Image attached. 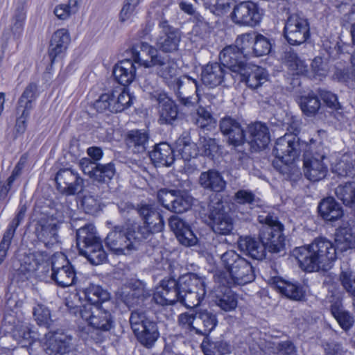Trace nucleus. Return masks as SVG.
Masks as SVG:
<instances>
[{"instance_id": "nucleus-1", "label": "nucleus", "mask_w": 355, "mask_h": 355, "mask_svg": "<svg viewBox=\"0 0 355 355\" xmlns=\"http://www.w3.org/2000/svg\"><path fill=\"white\" fill-rule=\"evenodd\" d=\"M140 48L142 54L150 55V60L144 59L138 51H135L136 60L141 61L146 68L158 67L157 74L174 92L179 103L187 107L195 106L200 100L198 81L188 76H178L179 70L175 62L169 56H161L149 44H141Z\"/></svg>"}, {"instance_id": "nucleus-2", "label": "nucleus", "mask_w": 355, "mask_h": 355, "mask_svg": "<svg viewBox=\"0 0 355 355\" xmlns=\"http://www.w3.org/2000/svg\"><path fill=\"white\" fill-rule=\"evenodd\" d=\"M206 295L205 279L196 274L182 275L178 281L164 279L154 293V301L160 305H169L179 301L187 308L198 306Z\"/></svg>"}, {"instance_id": "nucleus-3", "label": "nucleus", "mask_w": 355, "mask_h": 355, "mask_svg": "<svg viewBox=\"0 0 355 355\" xmlns=\"http://www.w3.org/2000/svg\"><path fill=\"white\" fill-rule=\"evenodd\" d=\"M338 254L334 243L324 238L315 239L311 244L293 250L300 267L309 272L327 270Z\"/></svg>"}, {"instance_id": "nucleus-4", "label": "nucleus", "mask_w": 355, "mask_h": 355, "mask_svg": "<svg viewBox=\"0 0 355 355\" xmlns=\"http://www.w3.org/2000/svg\"><path fill=\"white\" fill-rule=\"evenodd\" d=\"M221 263L227 272H219L214 276L216 282L222 286L231 287L244 285L252 282L255 275L251 263L234 250H228L221 257Z\"/></svg>"}, {"instance_id": "nucleus-5", "label": "nucleus", "mask_w": 355, "mask_h": 355, "mask_svg": "<svg viewBox=\"0 0 355 355\" xmlns=\"http://www.w3.org/2000/svg\"><path fill=\"white\" fill-rule=\"evenodd\" d=\"M76 241L80 253L91 263L98 265L106 260L107 254L92 224H87L77 230Z\"/></svg>"}, {"instance_id": "nucleus-6", "label": "nucleus", "mask_w": 355, "mask_h": 355, "mask_svg": "<svg viewBox=\"0 0 355 355\" xmlns=\"http://www.w3.org/2000/svg\"><path fill=\"white\" fill-rule=\"evenodd\" d=\"M298 132L297 128H295L293 134L286 133L284 136L278 138L275 142L273 153L276 158L286 165L292 164L297 159L302 152L304 154L315 148L314 140L311 139L310 144L300 140L297 136Z\"/></svg>"}, {"instance_id": "nucleus-7", "label": "nucleus", "mask_w": 355, "mask_h": 355, "mask_svg": "<svg viewBox=\"0 0 355 355\" xmlns=\"http://www.w3.org/2000/svg\"><path fill=\"white\" fill-rule=\"evenodd\" d=\"M259 221L263 224L259 232V238L266 250L277 253L285 246V237L283 234L284 225L276 216L270 214L259 216Z\"/></svg>"}, {"instance_id": "nucleus-8", "label": "nucleus", "mask_w": 355, "mask_h": 355, "mask_svg": "<svg viewBox=\"0 0 355 355\" xmlns=\"http://www.w3.org/2000/svg\"><path fill=\"white\" fill-rule=\"evenodd\" d=\"M80 317L97 330L107 331L114 326L112 312L103 305L83 304L80 309Z\"/></svg>"}, {"instance_id": "nucleus-9", "label": "nucleus", "mask_w": 355, "mask_h": 355, "mask_svg": "<svg viewBox=\"0 0 355 355\" xmlns=\"http://www.w3.org/2000/svg\"><path fill=\"white\" fill-rule=\"evenodd\" d=\"M137 211L144 221L137 230V234H140L141 239H147L163 230L164 220L155 204L141 203L138 206Z\"/></svg>"}, {"instance_id": "nucleus-10", "label": "nucleus", "mask_w": 355, "mask_h": 355, "mask_svg": "<svg viewBox=\"0 0 355 355\" xmlns=\"http://www.w3.org/2000/svg\"><path fill=\"white\" fill-rule=\"evenodd\" d=\"M105 245L116 255H127L137 250L136 238L121 225L115 226L107 235Z\"/></svg>"}, {"instance_id": "nucleus-11", "label": "nucleus", "mask_w": 355, "mask_h": 355, "mask_svg": "<svg viewBox=\"0 0 355 355\" xmlns=\"http://www.w3.org/2000/svg\"><path fill=\"white\" fill-rule=\"evenodd\" d=\"M148 44L146 42H140L139 44L134 46L131 49L132 58V59H125L117 63L114 68L113 75L115 79L123 86L130 85L136 77V69L137 67L135 64L144 66L146 67L141 61L136 60L135 51H140L141 55H143L144 59L150 60V57L147 53L142 54L141 51V45Z\"/></svg>"}, {"instance_id": "nucleus-12", "label": "nucleus", "mask_w": 355, "mask_h": 355, "mask_svg": "<svg viewBox=\"0 0 355 355\" xmlns=\"http://www.w3.org/2000/svg\"><path fill=\"white\" fill-rule=\"evenodd\" d=\"M284 35L291 45L303 44L310 36L308 20L299 14L291 15L286 19Z\"/></svg>"}, {"instance_id": "nucleus-13", "label": "nucleus", "mask_w": 355, "mask_h": 355, "mask_svg": "<svg viewBox=\"0 0 355 355\" xmlns=\"http://www.w3.org/2000/svg\"><path fill=\"white\" fill-rule=\"evenodd\" d=\"M51 277L58 286L62 288L71 286L76 283L74 268L63 254L53 256Z\"/></svg>"}, {"instance_id": "nucleus-14", "label": "nucleus", "mask_w": 355, "mask_h": 355, "mask_svg": "<svg viewBox=\"0 0 355 355\" xmlns=\"http://www.w3.org/2000/svg\"><path fill=\"white\" fill-rule=\"evenodd\" d=\"M314 153L308 150L303 154L304 173L305 176L313 182L323 179L327 175V167L322 163L325 152L320 143Z\"/></svg>"}, {"instance_id": "nucleus-15", "label": "nucleus", "mask_w": 355, "mask_h": 355, "mask_svg": "<svg viewBox=\"0 0 355 355\" xmlns=\"http://www.w3.org/2000/svg\"><path fill=\"white\" fill-rule=\"evenodd\" d=\"M60 221L53 216L41 218L35 224V234L45 246L50 248L59 241Z\"/></svg>"}, {"instance_id": "nucleus-16", "label": "nucleus", "mask_w": 355, "mask_h": 355, "mask_svg": "<svg viewBox=\"0 0 355 355\" xmlns=\"http://www.w3.org/2000/svg\"><path fill=\"white\" fill-rule=\"evenodd\" d=\"M55 179L58 190L66 196L76 195L83 187V178L77 171L71 168L60 169Z\"/></svg>"}, {"instance_id": "nucleus-17", "label": "nucleus", "mask_w": 355, "mask_h": 355, "mask_svg": "<svg viewBox=\"0 0 355 355\" xmlns=\"http://www.w3.org/2000/svg\"><path fill=\"white\" fill-rule=\"evenodd\" d=\"M231 17L235 24L252 27L258 24L261 19V14L257 6L249 1L236 5Z\"/></svg>"}, {"instance_id": "nucleus-18", "label": "nucleus", "mask_w": 355, "mask_h": 355, "mask_svg": "<svg viewBox=\"0 0 355 355\" xmlns=\"http://www.w3.org/2000/svg\"><path fill=\"white\" fill-rule=\"evenodd\" d=\"M83 171L87 174L94 181L100 183H107L115 174V166L112 162L102 164H98L94 166V162L89 159H82L80 162Z\"/></svg>"}, {"instance_id": "nucleus-19", "label": "nucleus", "mask_w": 355, "mask_h": 355, "mask_svg": "<svg viewBox=\"0 0 355 355\" xmlns=\"http://www.w3.org/2000/svg\"><path fill=\"white\" fill-rule=\"evenodd\" d=\"M71 338L58 332H49L42 340L44 352L48 355H64L71 349Z\"/></svg>"}, {"instance_id": "nucleus-20", "label": "nucleus", "mask_w": 355, "mask_h": 355, "mask_svg": "<svg viewBox=\"0 0 355 355\" xmlns=\"http://www.w3.org/2000/svg\"><path fill=\"white\" fill-rule=\"evenodd\" d=\"M209 218L213 231L218 234H230L234 229V223L231 216L224 209L223 205L218 202L211 209Z\"/></svg>"}, {"instance_id": "nucleus-21", "label": "nucleus", "mask_w": 355, "mask_h": 355, "mask_svg": "<svg viewBox=\"0 0 355 355\" xmlns=\"http://www.w3.org/2000/svg\"><path fill=\"white\" fill-rule=\"evenodd\" d=\"M245 57L238 47L232 45L225 47L219 55L220 64L236 73L245 69V66L248 64L245 60Z\"/></svg>"}, {"instance_id": "nucleus-22", "label": "nucleus", "mask_w": 355, "mask_h": 355, "mask_svg": "<svg viewBox=\"0 0 355 355\" xmlns=\"http://www.w3.org/2000/svg\"><path fill=\"white\" fill-rule=\"evenodd\" d=\"M220 130L234 146H239L245 140L244 130L240 123L230 116H225L220 120Z\"/></svg>"}, {"instance_id": "nucleus-23", "label": "nucleus", "mask_w": 355, "mask_h": 355, "mask_svg": "<svg viewBox=\"0 0 355 355\" xmlns=\"http://www.w3.org/2000/svg\"><path fill=\"white\" fill-rule=\"evenodd\" d=\"M169 226L182 245L193 246L197 243V237L191 230L190 226L180 217L176 216L171 217Z\"/></svg>"}, {"instance_id": "nucleus-24", "label": "nucleus", "mask_w": 355, "mask_h": 355, "mask_svg": "<svg viewBox=\"0 0 355 355\" xmlns=\"http://www.w3.org/2000/svg\"><path fill=\"white\" fill-rule=\"evenodd\" d=\"M225 68L220 63L209 62L202 68L201 80L206 86L215 87L225 81Z\"/></svg>"}, {"instance_id": "nucleus-25", "label": "nucleus", "mask_w": 355, "mask_h": 355, "mask_svg": "<svg viewBox=\"0 0 355 355\" xmlns=\"http://www.w3.org/2000/svg\"><path fill=\"white\" fill-rule=\"evenodd\" d=\"M46 257L38 252L30 253L20 257L19 267L17 268L18 274L21 275L22 279H28L33 277L35 272L46 260Z\"/></svg>"}, {"instance_id": "nucleus-26", "label": "nucleus", "mask_w": 355, "mask_h": 355, "mask_svg": "<svg viewBox=\"0 0 355 355\" xmlns=\"http://www.w3.org/2000/svg\"><path fill=\"white\" fill-rule=\"evenodd\" d=\"M159 104V119L160 124H172L178 118V109L175 103L167 95H161L155 101Z\"/></svg>"}, {"instance_id": "nucleus-27", "label": "nucleus", "mask_w": 355, "mask_h": 355, "mask_svg": "<svg viewBox=\"0 0 355 355\" xmlns=\"http://www.w3.org/2000/svg\"><path fill=\"white\" fill-rule=\"evenodd\" d=\"M245 69L240 71L241 80L245 81L248 87L257 89L268 80L266 70L257 65L247 64Z\"/></svg>"}, {"instance_id": "nucleus-28", "label": "nucleus", "mask_w": 355, "mask_h": 355, "mask_svg": "<svg viewBox=\"0 0 355 355\" xmlns=\"http://www.w3.org/2000/svg\"><path fill=\"white\" fill-rule=\"evenodd\" d=\"M70 41L71 37L67 29L60 28L54 32L49 49V57L51 62H53L55 58L67 49Z\"/></svg>"}, {"instance_id": "nucleus-29", "label": "nucleus", "mask_w": 355, "mask_h": 355, "mask_svg": "<svg viewBox=\"0 0 355 355\" xmlns=\"http://www.w3.org/2000/svg\"><path fill=\"white\" fill-rule=\"evenodd\" d=\"M239 249L254 259L261 260L266 256V249L261 240L250 236L240 237Z\"/></svg>"}, {"instance_id": "nucleus-30", "label": "nucleus", "mask_w": 355, "mask_h": 355, "mask_svg": "<svg viewBox=\"0 0 355 355\" xmlns=\"http://www.w3.org/2000/svg\"><path fill=\"white\" fill-rule=\"evenodd\" d=\"M198 182L205 189L214 192L223 191L226 186V182L221 174L213 169L201 173Z\"/></svg>"}, {"instance_id": "nucleus-31", "label": "nucleus", "mask_w": 355, "mask_h": 355, "mask_svg": "<svg viewBox=\"0 0 355 355\" xmlns=\"http://www.w3.org/2000/svg\"><path fill=\"white\" fill-rule=\"evenodd\" d=\"M217 318L215 314L207 310L196 312L195 331L196 334L206 336L216 326Z\"/></svg>"}, {"instance_id": "nucleus-32", "label": "nucleus", "mask_w": 355, "mask_h": 355, "mask_svg": "<svg viewBox=\"0 0 355 355\" xmlns=\"http://www.w3.org/2000/svg\"><path fill=\"white\" fill-rule=\"evenodd\" d=\"M250 141L259 150L265 148L270 142V137L268 128L265 123H254L248 126Z\"/></svg>"}, {"instance_id": "nucleus-33", "label": "nucleus", "mask_w": 355, "mask_h": 355, "mask_svg": "<svg viewBox=\"0 0 355 355\" xmlns=\"http://www.w3.org/2000/svg\"><path fill=\"white\" fill-rule=\"evenodd\" d=\"M318 210L321 216L329 221L336 220L343 215L341 206L331 197L324 199L320 203Z\"/></svg>"}, {"instance_id": "nucleus-34", "label": "nucleus", "mask_w": 355, "mask_h": 355, "mask_svg": "<svg viewBox=\"0 0 355 355\" xmlns=\"http://www.w3.org/2000/svg\"><path fill=\"white\" fill-rule=\"evenodd\" d=\"M37 87L35 83H30L26 87L18 101L17 114L21 113L22 115H29L37 98Z\"/></svg>"}, {"instance_id": "nucleus-35", "label": "nucleus", "mask_w": 355, "mask_h": 355, "mask_svg": "<svg viewBox=\"0 0 355 355\" xmlns=\"http://www.w3.org/2000/svg\"><path fill=\"white\" fill-rule=\"evenodd\" d=\"M12 336L22 347L31 345L37 339L36 332L32 330L31 325L28 322H21L16 325Z\"/></svg>"}, {"instance_id": "nucleus-36", "label": "nucleus", "mask_w": 355, "mask_h": 355, "mask_svg": "<svg viewBox=\"0 0 355 355\" xmlns=\"http://www.w3.org/2000/svg\"><path fill=\"white\" fill-rule=\"evenodd\" d=\"M151 160L160 166H170L174 161L173 150L167 143H160L150 153Z\"/></svg>"}, {"instance_id": "nucleus-37", "label": "nucleus", "mask_w": 355, "mask_h": 355, "mask_svg": "<svg viewBox=\"0 0 355 355\" xmlns=\"http://www.w3.org/2000/svg\"><path fill=\"white\" fill-rule=\"evenodd\" d=\"M272 284L280 293L291 300H300L304 296L301 287L279 277H275L272 279Z\"/></svg>"}, {"instance_id": "nucleus-38", "label": "nucleus", "mask_w": 355, "mask_h": 355, "mask_svg": "<svg viewBox=\"0 0 355 355\" xmlns=\"http://www.w3.org/2000/svg\"><path fill=\"white\" fill-rule=\"evenodd\" d=\"M148 139V134L145 130H132L127 135L126 143L134 153H141L146 150Z\"/></svg>"}, {"instance_id": "nucleus-39", "label": "nucleus", "mask_w": 355, "mask_h": 355, "mask_svg": "<svg viewBox=\"0 0 355 355\" xmlns=\"http://www.w3.org/2000/svg\"><path fill=\"white\" fill-rule=\"evenodd\" d=\"M338 254L355 247V229L346 228L336 234L334 243Z\"/></svg>"}, {"instance_id": "nucleus-40", "label": "nucleus", "mask_w": 355, "mask_h": 355, "mask_svg": "<svg viewBox=\"0 0 355 355\" xmlns=\"http://www.w3.org/2000/svg\"><path fill=\"white\" fill-rule=\"evenodd\" d=\"M139 343L146 347H150L159 336L157 324L152 322H147V325L141 330L135 334Z\"/></svg>"}, {"instance_id": "nucleus-41", "label": "nucleus", "mask_w": 355, "mask_h": 355, "mask_svg": "<svg viewBox=\"0 0 355 355\" xmlns=\"http://www.w3.org/2000/svg\"><path fill=\"white\" fill-rule=\"evenodd\" d=\"M112 112H120L130 107L134 97L125 89L114 90L112 93Z\"/></svg>"}, {"instance_id": "nucleus-42", "label": "nucleus", "mask_w": 355, "mask_h": 355, "mask_svg": "<svg viewBox=\"0 0 355 355\" xmlns=\"http://www.w3.org/2000/svg\"><path fill=\"white\" fill-rule=\"evenodd\" d=\"M85 297L87 302L85 304L103 305L110 299V293L101 286L90 284L84 291Z\"/></svg>"}, {"instance_id": "nucleus-43", "label": "nucleus", "mask_w": 355, "mask_h": 355, "mask_svg": "<svg viewBox=\"0 0 355 355\" xmlns=\"http://www.w3.org/2000/svg\"><path fill=\"white\" fill-rule=\"evenodd\" d=\"M220 294L216 295L215 303L222 310L231 311L237 306V300L235 294L230 289V287L223 286Z\"/></svg>"}, {"instance_id": "nucleus-44", "label": "nucleus", "mask_w": 355, "mask_h": 355, "mask_svg": "<svg viewBox=\"0 0 355 355\" xmlns=\"http://www.w3.org/2000/svg\"><path fill=\"white\" fill-rule=\"evenodd\" d=\"M338 300L331 304V312L340 326L345 330L349 329L353 324L354 320L350 313L343 309L341 300Z\"/></svg>"}, {"instance_id": "nucleus-45", "label": "nucleus", "mask_w": 355, "mask_h": 355, "mask_svg": "<svg viewBox=\"0 0 355 355\" xmlns=\"http://www.w3.org/2000/svg\"><path fill=\"white\" fill-rule=\"evenodd\" d=\"M180 41V34L177 31H171L158 38L157 46L164 52L171 53L178 50Z\"/></svg>"}, {"instance_id": "nucleus-46", "label": "nucleus", "mask_w": 355, "mask_h": 355, "mask_svg": "<svg viewBox=\"0 0 355 355\" xmlns=\"http://www.w3.org/2000/svg\"><path fill=\"white\" fill-rule=\"evenodd\" d=\"M176 150L184 160L196 157L198 152L196 144L189 137H182L178 139Z\"/></svg>"}, {"instance_id": "nucleus-47", "label": "nucleus", "mask_w": 355, "mask_h": 355, "mask_svg": "<svg viewBox=\"0 0 355 355\" xmlns=\"http://www.w3.org/2000/svg\"><path fill=\"white\" fill-rule=\"evenodd\" d=\"M299 103L302 112L308 116H314L321 106L319 98L313 92L302 96Z\"/></svg>"}, {"instance_id": "nucleus-48", "label": "nucleus", "mask_w": 355, "mask_h": 355, "mask_svg": "<svg viewBox=\"0 0 355 355\" xmlns=\"http://www.w3.org/2000/svg\"><path fill=\"white\" fill-rule=\"evenodd\" d=\"M340 269L339 280L341 285L349 295L355 297V272L345 262L343 263Z\"/></svg>"}, {"instance_id": "nucleus-49", "label": "nucleus", "mask_w": 355, "mask_h": 355, "mask_svg": "<svg viewBox=\"0 0 355 355\" xmlns=\"http://www.w3.org/2000/svg\"><path fill=\"white\" fill-rule=\"evenodd\" d=\"M335 193L345 206L352 207L355 204V182H349L338 185L336 189Z\"/></svg>"}, {"instance_id": "nucleus-50", "label": "nucleus", "mask_w": 355, "mask_h": 355, "mask_svg": "<svg viewBox=\"0 0 355 355\" xmlns=\"http://www.w3.org/2000/svg\"><path fill=\"white\" fill-rule=\"evenodd\" d=\"M284 59L287 67L293 73L306 76L308 74L307 64L295 53L291 51L286 52Z\"/></svg>"}, {"instance_id": "nucleus-51", "label": "nucleus", "mask_w": 355, "mask_h": 355, "mask_svg": "<svg viewBox=\"0 0 355 355\" xmlns=\"http://www.w3.org/2000/svg\"><path fill=\"white\" fill-rule=\"evenodd\" d=\"M201 348L205 355H225L230 351V347L227 343L208 339L202 341Z\"/></svg>"}, {"instance_id": "nucleus-52", "label": "nucleus", "mask_w": 355, "mask_h": 355, "mask_svg": "<svg viewBox=\"0 0 355 355\" xmlns=\"http://www.w3.org/2000/svg\"><path fill=\"white\" fill-rule=\"evenodd\" d=\"M140 84L146 97H148L152 101H155L159 98L161 95L166 94V92L157 87V80L153 75L146 77Z\"/></svg>"}, {"instance_id": "nucleus-53", "label": "nucleus", "mask_w": 355, "mask_h": 355, "mask_svg": "<svg viewBox=\"0 0 355 355\" xmlns=\"http://www.w3.org/2000/svg\"><path fill=\"white\" fill-rule=\"evenodd\" d=\"M79 8V0H68L66 3L57 5L53 10L55 15L60 20H67L76 14Z\"/></svg>"}, {"instance_id": "nucleus-54", "label": "nucleus", "mask_w": 355, "mask_h": 355, "mask_svg": "<svg viewBox=\"0 0 355 355\" xmlns=\"http://www.w3.org/2000/svg\"><path fill=\"white\" fill-rule=\"evenodd\" d=\"M193 203V198L187 193L178 191L171 207V211L182 213L188 210Z\"/></svg>"}, {"instance_id": "nucleus-55", "label": "nucleus", "mask_w": 355, "mask_h": 355, "mask_svg": "<svg viewBox=\"0 0 355 355\" xmlns=\"http://www.w3.org/2000/svg\"><path fill=\"white\" fill-rule=\"evenodd\" d=\"M255 35L254 33H247L238 36L235 41L236 45L234 46L238 47L244 55H250L251 53L250 49L252 45L254 44Z\"/></svg>"}, {"instance_id": "nucleus-56", "label": "nucleus", "mask_w": 355, "mask_h": 355, "mask_svg": "<svg viewBox=\"0 0 355 355\" xmlns=\"http://www.w3.org/2000/svg\"><path fill=\"white\" fill-rule=\"evenodd\" d=\"M33 314L37 324L49 327L51 322V313L45 305L37 304L33 307Z\"/></svg>"}, {"instance_id": "nucleus-57", "label": "nucleus", "mask_w": 355, "mask_h": 355, "mask_svg": "<svg viewBox=\"0 0 355 355\" xmlns=\"http://www.w3.org/2000/svg\"><path fill=\"white\" fill-rule=\"evenodd\" d=\"M129 321L131 329L134 334H136L147 325V322H152L153 320L147 318L145 312L141 311H134L130 314Z\"/></svg>"}, {"instance_id": "nucleus-58", "label": "nucleus", "mask_w": 355, "mask_h": 355, "mask_svg": "<svg viewBox=\"0 0 355 355\" xmlns=\"http://www.w3.org/2000/svg\"><path fill=\"white\" fill-rule=\"evenodd\" d=\"M271 44L269 40L262 35H256L252 46V53L256 56H262L269 53Z\"/></svg>"}, {"instance_id": "nucleus-59", "label": "nucleus", "mask_w": 355, "mask_h": 355, "mask_svg": "<svg viewBox=\"0 0 355 355\" xmlns=\"http://www.w3.org/2000/svg\"><path fill=\"white\" fill-rule=\"evenodd\" d=\"M328 72L327 63L321 57L315 58L311 64V71H308L306 76L309 77H324Z\"/></svg>"}, {"instance_id": "nucleus-60", "label": "nucleus", "mask_w": 355, "mask_h": 355, "mask_svg": "<svg viewBox=\"0 0 355 355\" xmlns=\"http://www.w3.org/2000/svg\"><path fill=\"white\" fill-rule=\"evenodd\" d=\"M234 200L239 204L257 205L260 203V199L248 190H239L234 195Z\"/></svg>"}, {"instance_id": "nucleus-61", "label": "nucleus", "mask_w": 355, "mask_h": 355, "mask_svg": "<svg viewBox=\"0 0 355 355\" xmlns=\"http://www.w3.org/2000/svg\"><path fill=\"white\" fill-rule=\"evenodd\" d=\"M178 191L162 189L157 193L158 200L165 208L171 211Z\"/></svg>"}, {"instance_id": "nucleus-62", "label": "nucleus", "mask_w": 355, "mask_h": 355, "mask_svg": "<svg viewBox=\"0 0 355 355\" xmlns=\"http://www.w3.org/2000/svg\"><path fill=\"white\" fill-rule=\"evenodd\" d=\"M112 101L114 99L112 98V95L110 93L103 94L94 102V107L99 112L106 110L112 112Z\"/></svg>"}, {"instance_id": "nucleus-63", "label": "nucleus", "mask_w": 355, "mask_h": 355, "mask_svg": "<svg viewBox=\"0 0 355 355\" xmlns=\"http://www.w3.org/2000/svg\"><path fill=\"white\" fill-rule=\"evenodd\" d=\"M318 94L320 97L329 107L334 110H338L340 108V103L338 101V98L334 94L323 89H319Z\"/></svg>"}, {"instance_id": "nucleus-64", "label": "nucleus", "mask_w": 355, "mask_h": 355, "mask_svg": "<svg viewBox=\"0 0 355 355\" xmlns=\"http://www.w3.org/2000/svg\"><path fill=\"white\" fill-rule=\"evenodd\" d=\"M325 355H343L344 348L342 345L336 341L328 342L324 344Z\"/></svg>"}]
</instances>
